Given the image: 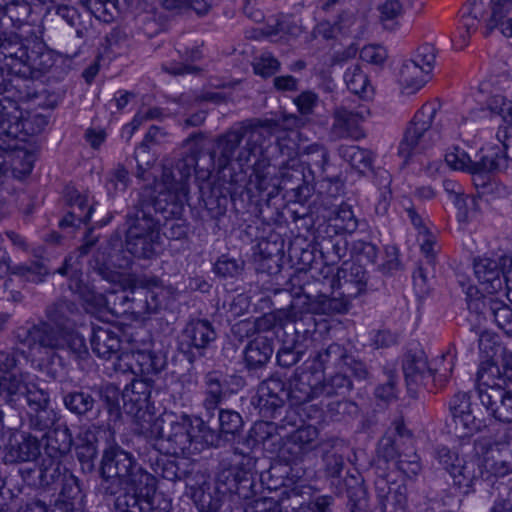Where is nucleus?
Listing matches in <instances>:
<instances>
[{
    "mask_svg": "<svg viewBox=\"0 0 512 512\" xmlns=\"http://www.w3.org/2000/svg\"><path fill=\"white\" fill-rule=\"evenodd\" d=\"M270 134L251 122H238L217 136L208 151L198 144L189 146L172 168L163 170L152 224L181 218L192 176L204 205L216 215L225 212L229 199L244 192L266 201L276 197L280 182L270 153Z\"/></svg>",
    "mask_w": 512,
    "mask_h": 512,
    "instance_id": "nucleus-1",
    "label": "nucleus"
},
{
    "mask_svg": "<svg viewBox=\"0 0 512 512\" xmlns=\"http://www.w3.org/2000/svg\"><path fill=\"white\" fill-rule=\"evenodd\" d=\"M52 66V55L43 42H21L16 34H0V103L4 107V116L18 115L20 102L56 107L55 101L47 104V91L36 89L32 81Z\"/></svg>",
    "mask_w": 512,
    "mask_h": 512,
    "instance_id": "nucleus-2",
    "label": "nucleus"
},
{
    "mask_svg": "<svg viewBox=\"0 0 512 512\" xmlns=\"http://www.w3.org/2000/svg\"><path fill=\"white\" fill-rule=\"evenodd\" d=\"M94 244V239H87L79 251L69 254L63 265L57 272L68 277V287L73 294L87 305V309H105L116 316L128 315L129 306V284L133 278L121 279V275L112 269L114 263L111 253L98 252L96 256V271L109 283H119L120 289L105 290L106 293L96 291L94 285L85 282L82 278V257L88 253L89 248Z\"/></svg>",
    "mask_w": 512,
    "mask_h": 512,
    "instance_id": "nucleus-3",
    "label": "nucleus"
},
{
    "mask_svg": "<svg viewBox=\"0 0 512 512\" xmlns=\"http://www.w3.org/2000/svg\"><path fill=\"white\" fill-rule=\"evenodd\" d=\"M76 305L67 300H59L46 310L47 322L28 324L16 329L15 337L19 344L35 351L67 350L76 358L88 354L85 337L75 328Z\"/></svg>",
    "mask_w": 512,
    "mask_h": 512,
    "instance_id": "nucleus-4",
    "label": "nucleus"
},
{
    "mask_svg": "<svg viewBox=\"0 0 512 512\" xmlns=\"http://www.w3.org/2000/svg\"><path fill=\"white\" fill-rule=\"evenodd\" d=\"M101 472L105 483L115 478L125 485V492L115 498L111 512H153L156 478L131 453L118 445L110 446L104 451Z\"/></svg>",
    "mask_w": 512,
    "mask_h": 512,
    "instance_id": "nucleus-5",
    "label": "nucleus"
},
{
    "mask_svg": "<svg viewBox=\"0 0 512 512\" xmlns=\"http://www.w3.org/2000/svg\"><path fill=\"white\" fill-rule=\"evenodd\" d=\"M22 356L23 353L18 351L0 352V397L15 407L18 401L25 398L31 426L44 431L53 424V417L48 409L50 397L47 391L34 383L33 376L21 371Z\"/></svg>",
    "mask_w": 512,
    "mask_h": 512,
    "instance_id": "nucleus-6",
    "label": "nucleus"
},
{
    "mask_svg": "<svg viewBox=\"0 0 512 512\" xmlns=\"http://www.w3.org/2000/svg\"><path fill=\"white\" fill-rule=\"evenodd\" d=\"M153 426L152 432L159 435L161 448L174 456L198 453L215 440L214 432L202 419L185 414L165 415L157 418Z\"/></svg>",
    "mask_w": 512,
    "mask_h": 512,
    "instance_id": "nucleus-7",
    "label": "nucleus"
},
{
    "mask_svg": "<svg viewBox=\"0 0 512 512\" xmlns=\"http://www.w3.org/2000/svg\"><path fill=\"white\" fill-rule=\"evenodd\" d=\"M20 115L4 116L0 103V173L10 166L16 177L29 175L35 163V145L20 129Z\"/></svg>",
    "mask_w": 512,
    "mask_h": 512,
    "instance_id": "nucleus-8",
    "label": "nucleus"
},
{
    "mask_svg": "<svg viewBox=\"0 0 512 512\" xmlns=\"http://www.w3.org/2000/svg\"><path fill=\"white\" fill-rule=\"evenodd\" d=\"M436 113V105L427 103L414 115L399 144V154L403 158L408 159L424 153L439 140L440 136L437 130L432 127Z\"/></svg>",
    "mask_w": 512,
    "mask_h": 512,
    "instance_id": "nucleus-9",
    "label": "nucleus"
},
{
    "mask_svg": "<svg viewBox=\"0 0 512 512\" xmlns=\"http://www.w3.org/2000/svg\"><path fill=\"white\" fill-rule=\"evenodd\" d=\"M129 291L128 315L135 320L156 313L171 294V289L163 287L159 278L147 275L133 278Z\"/></svg>",
    "mask_w": 512,
    "mask_h": 512,
    "instance_id": "nucleus-10",
    "label": "nucleus"
},
{
    "mask_svg": "<svg viewBox=\"0 0 512 512\" xmlns=\"http://www.w3.org/2000/svg\"><path fill=\"white\" fill-rule=\"evenodd\" d=\"M435 459L438 464L450 475L453 485L463 494L473 491L476 481L483 477V470L479 460L461 458L459 454L445 446L435 450Z\"/></svg>",
    "mask_w": 512,
    "mask_h": 512,
    "instance_id": "nucleus-11",
    "label": "nucleus"
},
{
    "mask_svg": "<svg viewBox=\"0 0 512 512\" xmlns=\"http://www.w3.org/2000/svg\"><path fill=\"white\" fill-rule=\"evenodd\" d=\"M435 57V48L431 44H424L416 50L412 58L403 61L399 70V82L408 93L418 91L428 82Z\"/></svg>",
    "mask_w": 512,
    "mask_h": 512,
    "instance_id": "nucleus-12",
    "label": "nucleus"
},
{
    "mask_svg": "<svg viewBox=\"0 0 512 512\" xmlns=\"http://www.w3.org/2000/svg\"><path fill=\"white\" fill-rule=\"evenodd\" d=\"M152 379H133L121 394L124 411L139 424L141 431L148 430L154 420L149 411Z\"/></svg>",
    "mask_w": 512,
    "mask_h": 512,
    "instance_id": "nucleus-13",
    "label": "nucleus"
},
{
    "mask_svg": "<svg viewBox=\"0 0 512 512\" xmlns=\"http://www.w3.org/2000/svg\"><path fill=\"white\" fill-rule=\"evenodd\" d=\"M475 448L483 477L502 478L512 473L511 442L486 443L480 440Z\"/></svg>",
    "mask_w": 512,
    "mask_h": 512,
    "instance_id": "nucleus-14",
    "label": "nucleus"
},
{
    "mask_svg": "<svg viewBox=\"0 0 512 512\" xmlns=\"http://www.w3.org/2000/svg\"><path fill=\"white\" fill-rule=\"evenodd\" d=\"M479 374L478 397L487 412L501 422H512V392L499 384H490Z\"/></svg>",
    "mask_w": 512,
    "mask_h": 512,
    "instance_id": "nucleus-15",
    "label": "nucleus"
},
{
    "mask_svg": "<svg viewBox=\"0 0 512 512\" xmlns=\"http://www.w3.org/2000/svg\"><path fill=\"white\" fill-rule=\"evenodd\" d=\"M347 311V301L339 297H329L324 294L317 296L298 295L293 299L287 312V319L295 322L302 318L304 313L318 315H332L335 313H345Z\"/></svg>",
    "mask_w": 512,
    "mask_h": 512,
    "instance_id": "nucleus-16",
    "label": "nucleus"
},
{
    "mask_svg": "<svg viewBox=\"0 0 512 512\" xmlns=\"http://www.w3.org/2000/svg\"><path fill=\"white\" fill-rule=\"evenodd\" d=\"M245 122H251L253 125L261 128H266L271 131L270 142L271 148L270 153L272 155V162L275 161L274 152L278 151L284 162H296L299 161L297 156L299 155V138L300 133L294 129H279L278 125L273 124L270 121L254 122L252 120H246Z\"/></svg>",
    "mask_w": 512,
    "mask_h": 512,
    "instance_id": "nucleus-17",
    "label": "nucleus"
},
{
    "mask_svg": "<svg viewBox=\"0 0 512 512\" xmlns=\"http://www.w3.org/2000/svg\"><path fill=\"white\" fill-rule=\"evenodd\" d=\"M366 284V272L363 267L356 263L344 262L332 279L331 287L341 290L338 297L347 301L348 308L350 301L365 291Z\"/></svg>",
    "mask_w": 512,
    "mask_h": 512,
    "instance_id": "nucleus-18",
    "label": "nucleus"
},
{
    "mask_svg": "<svg viewBox=\"0 0 512 512\" xmlns=\"http://www.w3.org/2000/svg\"><path fill=\"white\" fill-rule=\"evenodd\" d=\"M409 484L403 479H396L392 474L378 476L375 480L376 496L382 509L404 510L408 503Z\"/></svg>",
    "mask_w": 512,
    "mask_h": 512,
    "instance_id": "nucleus-19",
    "label": "nucleus"
},
{
    "mask_svg": "<svg viewBox=\"0 0 512 512\" xmlns=\"http://www.w3.org/2000/svg\"><path fill=\"white\" fill-rule=\"evenodd\" d=\"M73 437L66 425L57 426L47 436V466L45 468L47 479L54 481L61 475L60 459L70 452Z\"/></svg>",
    "mask_w": 512,
    "mask_h": 512,
    "instance_id": "nucleus-20",
    "label": "nucleus"
},
{
    "mask_svg": "<svg viewBox=\"0 0 512 512\" xmlns=\"http://www.w3.org/2000/svg\"><path fill=\"white\" fill-rule=\"evenodd\" d=\"M280 192L286 191L292 193V197L296 202H304L311 195V187L306 180L303 168L299 161L276 163Z\"/></svg>",
    "mask_w": 512,
    "mask_h": 512,
    "instance_id": "nucleus-21",
    "label": "nucleus"
},
{
    "mask_svg": "<svg viewBox=\"0 0 512 512\" xmlns=\"http://www.w3.org/2000/svg\"><path fill=\"white\" fill-rule=\"evenodd\" d=\"M332 356L341 358L343 349L339 344H331L325 350L318 352L312 360L305 363L301 371L297 370L296 374L308 386L315 390L316 395H323L324 388V364Z\"/></svg>",
    "mask_w": 512,
    "mask_h": 512,
    "instance_id": "nucleus-22",
    "label": "nucleus"
},
{
    "mask_svg": "<svg viewBox=\"0 0 512 512\" xmlns=\"http://www.w3.org/2000/svg\"><path fill=\"white\" fill-rule=\"evenodd\" d=\"M449 409L456 431L461 432L464 436L479 432L484 426L483 420L474 415L470 397L467 393L459 392L455 394L450 400Z\"/></svg>",
    "mask_w": 512,
    "mask_h": 512,
    "instance_id": "nucleus-23",
    "label": "nucleus"
},
{
    "mask_svg": "<svg viewBox=\"0 0 512 512\" xmlns=\"http://www.w3.org/2000/svg\"><path fill=\"white\" fill-rule=\"evenodd\" d=\"M206 398L204 406L208 410L215 409L219 403L232 393H236L242 385V379L234 375H226L213 371L205 376Z\"/></svg>",
    "mask_w": 512,
    "mask_h": 512,
    "instance_id": "nucleus-24",
    "label": "nucleus"
},
{
    "mask_svg": "<svg viewBox=\"0 0 512 512\" xmlns=\"http://www.w3.org/2000/svg\"><path fill=\"white\" fill-rule=\"evenodd\" d=\"M159 239L160 231L156 226H129L126 247L136 257L149 258L157 252Z\"/></svg>",
    "mask_w": 512,
    "mask_h": 512,
    "instance_id": "nucleus-25",
    "label": "nucleus"
},
{
    "mask_svg": "<svg viewBox=\"0 0 512 512\" xmlns=\"http://www.w3.org/2000/svg\"><path fill=\"white\" fill-rule=\"evenodd\" d=\"M473 271L483 292L494 294L504 289L501 258H476L473 261Z\"/></svg>",
    "mask_w": 512,
    "mask_h": 512,
    "instance_id": "nucleus-26",
    "label": "nucleus"
},
{
    "mask_svg": "<svg viewBox=\"0 0 512 512\" xmlns=\"http://www.w3.org/2000/svg\"><path fill=\"white\" fill-rule=\"evenodd\" d=\"M216 339V332L207 320H192L188 322L180 336V346L185 351L195 349L202 354Z\"/></svg>",
    "mask_w": 512,
    "mask_h": 512,
    "instance_id": "nucleus-27",
    "label": "nucleus"
},
{
    "mask_svg": "<svg viewBox=\"0 0 512 512\" xmlns=\"http://www.w3.org/2000/svg\"><path fill=\"white\" fill-rule=\"evenodd\" d=\"M286 400H288L287 388L279 377H270L259 385L256 405L264 415H272L283 406Z\"/></svg>",
    "mask_w": 512,
    "mask_h": 512,
    "instance_id": "nucleus-28",
    "label": "nucleus"
},
{
    "mask_svg": "<svg viewBox=\"0 0 512 512\" xmlns=\"http://www.w3.org/2000/svg\"><path fill=\"white\" fill-rule=\"evenodd\" d=\"M282 243L277 239H261L253 248V261L257 271L274 273L279 268Z\"/></svg>",
    "mask_w": 512,
    "mask_h": 512,
    "instance_id": "nucleus-29",
    "label": "nucleus"
},
{
    "mask_svg": "<svg viewBox=\"0 0 512 512\" xmlns=\"http://www.w3.org/2000/svg\"><path fill=\"white\" fill-rule=\"evenodd\" d=\"M251 487L250 472L240 466H230L221 470L216 479V488L219 493L237 494L239 496H246L242 490Z\"/></svg>",
    "mask_w": 512,
    "mask_h": 512,
    "instance_id": "nucleus-30",
    "label": "nucleus"
},
{
    "mask_svg": "<svg viewBox=\"0 0 512 512\" xmlns=\"http://www.w3.org/2000/svg\"><path fill=\"white\" fill-rule=\"evenodd\" d=\"M443 188L457 209L458 222L477 221L476 198L466 196L462 186L452 179H445L443 181Z\"/></svg>",
    "mask_w": 512,
    "mask_h": 512,
    "instance_id": "nucleus-31",
    "label": "nucleus"
},
{
    "mask_svg": "<svg viewBox=\"0 0 512 512\" xmlns=\"http://www.w3.org/2000/svg\"><path fill=\"white\" fill-rule=\"evenodd\" d=\"M40 454V445L36 438L21 434L12 437L6 447L4 460L6 463L34 461Z\"/></svg>",
    "mask_w": 512,
    "mask_h": 512,
    "instance_id": "nucleus-32",
    "label": "nucleus"
},
{
    "mask_svg": "<svg viewBox=\"0 0 512 512\" xmlns=\"http://www.w3.org/2000/svg\"><path fill=\"white\" fill-rule=\"evenodd\" d=\"M403 373L409 390L423 384L425 378L432 375L423 351L408 352L403 360Z\"/></svg>",
    "mask_w": 512,
    "mask_h": 512,
    "instance_id": "nucleus-33",
    "label": "nucleus"
},
{
    "mask_svg": "<svg viewBox=\"0 0 512 512\" xmlns=\"http://www.w3.org/2000/svg\"><path fill=\"white\" fill-rule=\"evenodd\" d=\"M369 114L370 112L365 106H359L355 109L338 106L333 112V129L340 137H348Z\"/></svg>",
    "mask_w": 512,
    "mask_h": 512,
    "instance_id": "nucleus-34",
    "label": "nucleus"
},
{
    "mask_svg": "<svg viewBox=\"0 0 512 512\" xmlns=\"http://www.w3.org/2000/svg\"><path fill=\"white\" fill-rule=\"evenodd\" d=\"M121 346L117 332L108 326H96L92 329L91 348L100 358L110 359L116 355Z\"/></svg>",
    "mask_w": 512,
    "mask_h": 512,
    "instance_id": "nucleus-35",
    "label": "nucleus"
},
{
    "mask_svg": "<svg viewBox=\"0 0 512 512\" xmlns=\"http://www.w3.org/2000/svg\"><path fill=\"white\" fill-rule=\"evenodd\" d=\"M303 154L307 157L304 164L313 180L325 176L332 169L329 151L323 145L310 144L304 148Z\"/></svg>",
    "mask_w": 512,
    "mask_h": 512,
    "instance_id": "nucleus-36",
    "label": "nucleus"
},
{
    "mask_svg": "<svg viewBox=\"0 0 512 512\" xmlns=\"http://www.w3.org/2000/svg\"><path fill=\"white\" fill-rule=\"evenodd\" d=\"M68 206L69 209L58 224H75L76 221L79 224H87L94 212L93 205L88 203L87 196L76 191L70 193Z\"/></svg>",
    "mask_w": 512,
    "mask_h": 512,
    "instance_id": "nucleus-37",
    "label": "nucleus"
},
{
    "mask_svg": "<svg viewBox=\"0 0 512 512\" xmlns=\"http://www.w3.org/2000/svg\"><path fill=\"white\" fill-rule=\"evenodd\" d=\"M474 171L494 173L506 169V159L499 146L481 148L472 160Z\"/></svg>",
    "mask_w": 512,
    "mask_h": 512,
    "instance_id": "nucleus-38",
    "label": "nucleus"
},
{
    "mask_svg": "<svg viewBox=\"0 0 512 512\" xmlns=\"http://www.w3.org/2000/svg\"><path fill=\"white\" fill-rule=\"evenodd\" d=\"M273 354L271 340L266 336L258 335L251 340L245 348V361L250 368L265 365Z\"/></svg>",
    "mask_w": 512,
    "mask_h": 512,
    "instance_id": "nucleus-39",
    "label": "nucleus"
},
{
    "mask_svg": "<svg viewBox=\"0 0 512 512\" xmlns=\"http://www.w3.org/2000/svg\"><path fill=\"white\" fill-rule=\"evenodd\" d=\"M136 376L142 379H151L166 366V359L162 354L152 351H134Z\"/></svg>",
    "mask_w": 512,
    "mask_h": 512,
    "instance_id": "nucleus-40",
    "label": "nucleus"
},
{
    "mask_svg": "<svg viewBox=\"0 0 512 512\" xmlns=\"http://www.w3.org/2000/svg\"><path fill=\"white\" fill-rule=\"evenodd\" d=\"M317 437L318 430L314 426H303L290 436L286 449L294 459H300L313 448Z\"/></svg>",
    "mask_w": 512,
    "mask_h": 512,
    "instance_id": "nucleus-41",
    "label": "nucleus"
},
{
    "mask_svg": "<svg viewBox=\"0 0 512 512\" xmlns=\"http://www.w3.org/2000/svg\"><path fill=\"white\" fill-rule=\"evenodd\" d=\"M32 12V8L25 0H0V16L10 21L12 27L19 29Z\"/></svg>",
    "mask_w": 512,
    "mask_h": 512,
    "instance_id": "nucleus-42",
    "label": "nucleus"
},
{
    "mask_svg": "<svg viewBox=\"0 0 512 512\" xmlns=\"http://www.w3.org/2000/svg\"><path fill=\"white\" fill-rule=\"evenodd\" d=\"M50 270L43 259L31 260L12 267L11 274L24 282L39 284L45 281Z\"/></svg>",
    "mask_w": 512,
    "mask_h": 512,
    "instance_id": "nucleus-43",
    "label": "nucleus"
},
{
    "mask_svg": "<svg viewBox=\"0 0 512 512\" xmlns=\"http://www.w3.org/2000/svg\"><path fill=\"white\" fill-rule=\"evenodd\" d=\"M461 26L465 30L461 34L464 44L468 42L470 35L478 29V24L483 15V0H467L460 10Z\"/></svg>",
    "mask_w": 512,
    "mask_h": 512,
    "instance_id": "nucleus-44",
    "label": "nucleus"
},
{
    "mask_svg": "<svg viewBox=\"0 0 512 512\" xmlns=\"http://www.w3.org/2000/svg\"><path fill=\"white\" fill-rule=\"evenodd\" d=\"M343 78L350 92L361 98H368L370 96L372 87L369 79L358 65L348 67Z\"/></svg>",
    "mask_w": 512,
    "mask_h": 512,
    "instance_id": "nucleus-45",
    "label": "nucleus"
},
{
    "mask_svg": "<svg viewBox=\"0 0 512 512\" xmlns=\"http://www.w3.org/2000/svg\"><path fill=\"white\" fill-rule=\"evenodd\" d=\"M348 498L349 512H366V490L361 481L351 476L344 480Z\"/></svg>",
    "mask_w": 512,
    "mask_h": 512,
    "instance_id": "nucleus-46",
    "label": "nucleus"
},
{
    "mask_svg": "<svg viewBox=\"0 0 512 512\" xmlns=\"http://www.w3.org/2000/svg\"><path fill=\"white\" fill-rule=\"evenodd\" d=\"M378 11L384 29L394 31L399 27L404 13L403 5L399 0H385L379 5Z\"/></svg>",
    "mask_w": 512,
    "mask_h": 512,
    "instance_id": "nucleus-47",
    "label": "nucleus"
},
{
    "mask_svg": "<svg viewBox=\"0 0 512 512\" xmlns=\"http://www.w3.org/2000/svg\"><path fill=\"white\" fill-rule=\"evenodd\" d=\"M63 402L65 407L72 413L83 416L91 412L95 406L93 396L84 391L70 392L64 396Z\"/></svg>",
    "mask_w": 512,
    "mask_h": 512,
    "instance_id": "nucleus-48",
    "label": "nucleus"
},
{
    "mask_svg": "<svg viewBox=\"0 0 512 512\" xmlns=\"http://www.w3.org/2000/svg\"><path fill=\"white\" fill-rule=\"evenodd\" d=\"M287 394L288 400L291 401L293 405L304 404L319 396L316 395L315 390H312L296 373L290 380Z\"/></svg>",
    "mask_w": 512,
    "mask_h": 512,
    "instance_id": "nucleus-49",
    "label": "nucleus"
},
{
    "mask_svg": "<svg viewBox=\"0 0 512 512\" xmlns=\"http://www.w3.org/2000/svg\"><path fill=\"white\" fill-rule=\"evenodd\" d=\"M490 9L486 36L512 15V0H490Z\"/></svg>",
    "mask_w": 512,
    "mask_h": 512,
    "instance_id": "nucleus-50",
    "label": "nucleus"
},
{
    "mask_svg": "<svg viewBox=\"0 0 512 512\" xmlns=\"http://www.w3.org/2000/svg\"><path fill=\"white\" fill-rule=\"evenodd\" d=\"M418 242L420 244L421 252L425 256L427 263L434 266L436 255L440 250L436 235L431 233L427 226H420Z\"/></svg>",
    "mask_w": 512,
    "mask_h": 512,
    "instance_id": "nucleus-51",
    "label": "nucleus"
},
{
    "mask_svg": "<svg viewBox=\"0 0 512 512\" xmlns=\"http://www.w3.org/2000/svg\"><path fill=\"white\" fill-rule=\"evenodd\" d=\"M456 360L455 352L450 348L433 361L432 375L439 381H447L451 376Z\"/></svg>",
    "mask_w": 512,
    "mask_h": 512,
    "instance_id": "nucleus-52",
    "label": "nucleus"
},
{
    "mask_svg": "<svg viewBox=\"0 0 512 512\" xmlns=\"http://www.w3.org/2000/svg\"><path fill=\"white\" fill-rule=\"evenodd\" d=\"M130 183L128 170L123 165H117L106 177L105 187L109 195L125 191Z\"/></svg>",
    "mask_w": 512,
    "mask_h": 512,
    "instance_id": "nucleus-53",
    "label": "nucleus"
},
{
    "mask_svg": "<svg viewBox=\"0 0 512 512\" xmlns=\"http://www.w3.org/2000/svg\"><path fill=\"white\" fill-rule=\"evenodd\" d=\"M318 190L331 198H336L344 193V181L337 173H327L325 176L317 179Z\"/></svg>",
    "mask_w": 512,
    "mask_h": 512,
    "instance_id": "nucleus-54",
    "label": "nucleus"
},
{
    "mask_svg": "<svg viewBox=\"0 0 512 512\" xmlns=\"http://www.w3.org/2000/svg\"><path fill=\"white\" fill-rule=\"evenodd\" d=\"M344 158L357 170L368 169L372 165V157L368 150L358 146H349L343 150Z\"/></svg>",
    "mask_w": 512,
    "mask_h": 512,
    "instance_id": "nucleus-55",
    "label": "nucleus"
},
{
    "mask_svg": "<svg viewBox=\"0 0 512 512\" xmlns=\"http://www.w3.org/2000/svg\"><path fill=\"white\" fill-rule=\"evenodd\" d=\"M395 465L397 470L410 480L416 477L422 469L419 456L414 452L399 454Z\"/></svg>",
    "mask_w": 512,
    "mask_h": 512,
    "instance_id": "nucleus-56",
    "label": "nucleus"
},
{
    "mask_svg": "<svg viewBox=\"0 0 512 512\" xmlns=\"http://www.w3.org/2000/svg\"><path fill=\"white\" fill-rule=\"evenodd\" d=\"M468 173L472 175L473 184L479 194L491 195L498 190V184L492 179L491 173L474 171L472 166H470Z\"/></svg>",
    "mask_w": 512,
    "mask_h": 512,
    "instance_id": "nucleus-57",
    "label": "nucleus"
},
{
    "mask_svg": "<svg viewBox=\"0 0 512 512\" xmlns=\"http://www.w3.org/2000/svg\"><path fill=\"white\" fill-rule=\"evenodd\" d=\"M255 74L262 77L274 75L280 69V62L270 53H263L253 63Z\"/></svg>",
    "mask_w": 512,
    "mask_h": 512,
    "instance_id": "nucleus-58",
    "label": "nucleus"
},
{
    "mask_svg": "<svg viewBox=\"0 0 512 512\" xmlns=\"http://www.w3.org/2000/svg\"><path fill=\"white\" fill-rule=\"evenodd\" d=\"M241 415L233 410H221L219 412L220 431L224 434H236L242 427Z\"/></svg>",
    "mask_w": 512,
    "mask_h": 512,
    "instance_id": "nucleus-59",
    "label": "nucleus"
},
{
    "mask_svg": "<svg viewBox=\"0 0 512 512\" xmlns=\"http://www.w3.org/2000/svg\"><path fill=\"white\" fill-rule=\"evenodd\" d=\"M459 284L462 286L464 293L466 294V301L468 308L473 311H480L484 306V296L481 287H477L470 283H466L464 279L459 277Z\"/></svg>",
    "mask_w": 512,
    "mask_h": 512,
    "instance_id": "nucleus-60",
    "label": "nucleus"
},
{
    "mask_svg": "<svg viewBox=\"0 0 512 512\" xmlns=\"http://www.w3.org/2000/svg\"><path fill=\"white\" fill-rule=\"evenodd\" d=\"M360 58L369 64L382 66L388 58V52L382 45L370 44L361 49Z\"/></svg>",
    "mask_w": 512,
    "mask_h": 512,
    "instance_id": "nucleus-61",
    "label": "nucleus"
},
{
    "mask_svg": "<svg viewBox=\"0 0 512 512\" xmlns=\"http://www.w3.org/2000/svg\"><path fill=\"white\" fill-rule=\"evenodd\" d=\"M352 387L351 380L345 374H335L328 382L324 383L323 395L332 396L343 394Z\"/></svg>",
    "mask_w": 512,
    "mask_h": 512,
    "instance_id": "nucleus-62",
    "label": "nucleus"
},
{
    "mask_svg": "<svg viewBox=\"0 0 512 512\" xmlns=\"http://www.w3.org/2000/svg\"><path fill=\"white\" fill-rule=\"evenodd\" d=\"M446 164L454 170H461L468 172L472 166V160L469 155L458 147L453 148L445 155Z\"/></svg>",
    "mask_w": 512,
    "mask_h": 512,
    "instance_id": "nucleus-63",
    "label": "nucleus"
},
{
    "mask_svg": "<svg viewBox=\"0 0 512 512\" xmlns=\"http://www.w3.org/2000/svg\"><path fill=\"white\" fill-rule=\"evenodd\" d=\"M491 310L498 327L507 334H512V308L502 303H495Z\"/></svg>",
    "mask_w": 512,
    "mask_h": 512,
    "instance_id": "nucleus-64",
    "label": "nucleus"
}]
</instances>
